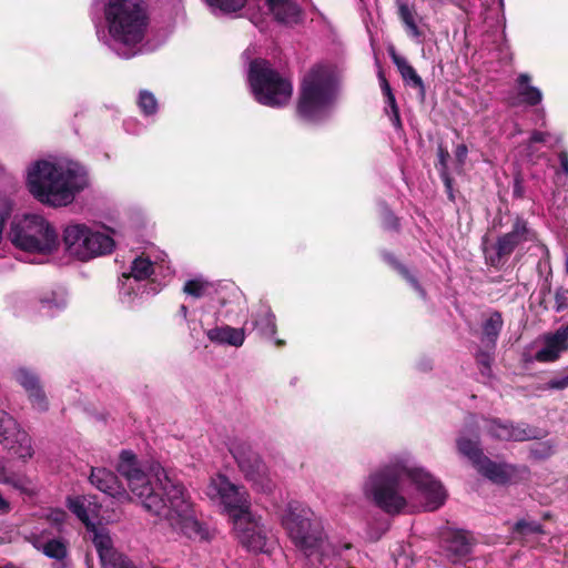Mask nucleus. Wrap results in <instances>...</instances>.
Returning a JSON list of instances; mask_svg holds the SVG:
<instances>
[{"mask_svg":"<svg viewBox=\"0 0 568 568\" xmlns=\"http://www.w3.org/2000/svg\"><path fill=\"white\" fill-rule=\"evenodd\" d=\"M558 160L560 163V168L565 174H568V152L567 151H560L558 153Z\"/></svg>","mask_w":568,"mask_h":568,"instance_id":"obj_54","label":"nucleus"},{"mask_svg":"<svg viewBox=\"0 0 568 568\" xmlns=\"http://www.w3.org/2000/svg\"><path fill=\"white\" fill-rule=\"evenodd\" d=\"M551 518V514L550 513H544L542 515V519L544 520H549Z\"/></svg>","mask_w":568,"mask_h":568,"instance_id":"obj_58","label":"nucleus"},{"mask_svg":"<svg viewBox=\"0 0 568 568\" xmlns=\"http://www.w3.org/2000/svg\"><path fill=\"white\" fill-rule=\"evenodd\" d=\"M567 351L568 334L559 327L555 333L544 335V347L536 352L535 359L539 363H552Z\"/></svg>","mask_w":568,"mask_h":568,"instance_id":"obj_15","label":"nucleus"},{"mask_svg":"<svg viewBox=\"0 0 568 568\" xmlns=\"http://www.w3.org/2000/svg\"><path fill=\"white\" fill-rule=\"evenodd\" d=\"M254 327H256L262 335L272 337L277 332L276 317L270 308L261 310L254 317Z\"/></svg>","mask_w":568,"mask_h":568,"instance_id":"obj_30","label":"nucleus"},{"mask_svg":"<svg viewBox=\"0 0 568 568\" xmlns=\"http://www.w3.org/2000/svg\"><path fill=\"white\" fill-rule=\"evenodd\" d=\"M384 98H385V103L389 108V111H397V110H399L398 104L396 102L395 94L386 95Z\"/></svg>","mask_w":568,"mask_h":568,"instance_id":"obj_56","label":"nucleus"},{"mask_svg":"<svg viewBox=\"0 0 568 568\" xmlns=\"http://www.w3.org/2000/svg\"><path fill=\"white\" fill-rule=\"evenodd\" d=\"M439 544L447 560L459 564L471 555L475 539L469 531L448 528L440 532Z\"/></svg>","mask_w":568,"mask_h":568,"instance_id":"obj_13","label":"nucleus"},{"mask_svg":"<svg viewBox=\"0 0 568 568\" xmlns=\"http://www.w3.org/2000/svg\"><path fill=\"white\" fill-rule=\"evenodd\" d=\"M265 3L278 23L292 26L302 21L303 11L294 0H265Z\"/></svg>","mask_w":568,"mask_h":568,"instance_id":"obj_20","label":"nucleus"},{"mask_svg":"<svg viewBox=\"0 0 568 568\" xmlns=\"http://www.w3.org/2000/svg\"><path fill=\"white\" fill-rule=\"evenodd\" d=\"M511 534L516 540H519L523 545H528L531 536L545 535L546 531L544 526L537 521L519 519L513 526Z\"/></svg>","mask_w":568,"mask_h":568,"instance_id":"obj_26","label":"nucleus"},{"mask_svg":"<svg viewBox=\"0 0 568 568\" xmlns=\"http://www.w3.org/2000/svg\"><path fill=\"white\" fill-rule=\"evenodd\" d=\"M248 82L255 100L270 108L286 105L293 94L291 80L281 75L265 59L251 61Z\"/></svg>","mask_w":568,"mask_h":568,"instance_id":"obj_6","label":"nucleus"},{"mask_svg":"<svg viewBox=\"0 0 568 568\" xmlns=\"http://www.w3.org/2000/svg\"><path fill=\"white\" fill-rule=\"evenodd\" d=\"M450 159V154L448 150L439 144L437 148V162L435 163V168L437 169L439 175L448 174V161Z\"/></svg>","mask_w":568,"mask_h":568,"instance_id":"obj_41","label":"nucleus"},{"mask_svg":"<svg viewBox=\"0 0 568 568\" xmlns=\"http://www.w3.org/2000/svg\"><path fill=\"white\" fill-rule=\"evenodd\" d=\"M337 99V82L333 70L322 63L312 65L303 75L297 92L295 115L307 124L324 122Z\"/></svg>","mask_w":568,"mask_h":568,"instance_id":"obj_4","label":"nucleus"},{"mask_svg":"<svg viewBox=\"0 0 568 568\" xmlns=\"http://www.w3.org/2000/svg\"><path fill=\"white\" fill-rule=\"evenodd\" d=\"M383 226L386 230L399 231V219L390 211H386L383 216Z\"/></svg>","mask_w":568,"mask_h":568,"instance_id":"obj_45","label":"nucleus"},{"mask_svg":"<svg viewBox=\"0 0 568 568\" xmlns=\"http://www.w3.org/2000/svg\"><path fill=\"white\" fill-rule=\"evenodd\" d=\"M205 494L211 499L219 498L221 500L233 523L251 511V503L245 488L234 485L224 475L212 478L206 486Z\"/></svg>","mask_w":568,"mask_h":568,"instance_id":"obj_12","label":"nucleus"},{"mask_svg":"<svg viewBox=\"0 0 568 568\" xmlns=\"http://www.w3.org/2000/svg\"><path fill=\"white\" fill-rule=\"evenodd\" d=\"M62 242L65 252L82 262L111 254L115 246L110 235L93 231L84 224L68 225L63 231Z\"/></svg>","mask_w":568,"mask_h":568,"instance_id":"obj_10","label":"nucleus"},{"mask_svg":"<svg viewBox=\"0 0 568 568\" xmlns=\"http://www.w3.org/2000/svg\"><path fill=\"white\" fill-rule=\"evenodd\" d=\"M104 16L113 40L135 45L144 39L149 23L144 0H108Z\"/></svg>","mask_w":568,"mask_h":568,"instance_id":"obj_5","label":"nucleus"},{"mask_svg":"<svg viewBox=\"0 0 568 568\" xmlns=\"http://www.w3.org/2000/svg\"><path fill=\"white\" fill-rule=\"evenodd\" d=\"M568 388V375L561 377H554L549 379L542 387V389H556L562 390Z\"/></svg>","mask_w":568,"mask_h":568,"instance_id":"obj_44","label":"nucleus"},{"mask_svg":"<svg viewBox=\"0 0 568 568\" xmlns=\"http://www.w3.org/2000/svg\"><path fill=\"white\" fill-rule=\"evenodd\" d=\"M209 287V282L194 278L185 282L183 292L194 298H201L206 294Z\"/></svg>","mask_w":568,"mask_h":568,"instance_id":"obj_38","label":"nucleus"},{"mask_svg":"<svg viewBox=\"0 0 568 568\" xmlns=\"http://www.w3.org/2000/svg\"><path fill=\"white\" fill-rule=\"evenodd\" d=\"M0 484L10 485L16 489H22L23 487L21 478L7 467L3 458H0Z\"/></svg>","mask_w":568,"mask_h":568,"instance_id":"obj_37","label":"nucleus"},{"mask_svg":"<svg viewBox=\"0 0 568 568\" xmlns=\"http://www.w3.org/2000/svg\"><path fill=\"white\" fill-rule=\"evenodd\" d=\"M12 510L10 501L0 491V516H6Z\"/></svg>","mask_w":568,"mask_h":568,"instance_id":"obj_53","label":"nucleus"},{"mask_svg":"<svg viewBox=\"0 0 568 568\" xmlns=\"http://www.w3.org/2000/svg\"><path fill=\"white\" fill-rule=\"evenodd\" d=\"M116 470L126 479L131 493L146 511L164 518L173 530L187 538L209 539V530L197 519L194 505L181 481L164 473L163 478L158 476L154 486L140 469L131 450L121 452Z\"/></svg>","mask_w":568,"mask_h":568,"instance_id":"obj_1","label":"nucleus"},{"mask_svg":"<svg viewBox=\"0 0 568 568\" xmlns=\"http://www.w3.org/2000/svg\"><path fill=\"white\" fill-rule=\"evenodd\" d=\"M458 453L468 458L475 467L486 456L481 448L480 436L477 430L466 433L463 430L456 438Z\"/></svg>","mask_w":568,"mask_h":568,"instance_id":"obj_22","label":"nucleus"},{"mask_svg":"<svg viewBox=\"0 0 568 568\" xmlns=\"http://www.w3.org/2000/svg\"><path fill=\"white\" fill-rule=\"evenodd\" d=\"M555 305L554 310L557 313L565 311L568 307V290L561 287L556 288L555 291Z\"/></svg>","mask_w":568,"mask_h":568,"instance_id":"obj_43","label":"nucleus"},{"mask_svg":"<svg viewBox=\"0 0 568 568\" xmlns=\"http://www.w3.org/2000/svg\"><path fill=\"white\" fill-rule=\"evenodd\" d=\"M397 17L400 20L406 34L417 42H422L425 38V32L418 26L422 18L418 16L414 6H409L406 1L396 0Z\"/></svg>","mask_w":568,"mask_h":568,"instance_id":"obj_21","label":"nucleus"},{"mask_svg":"<svg viewBox=\"0 0 568 568\" xmlns=\"http://www.w3.org/2000/svg\"><path fill=\"white\" fill-rule=\"evenodd\" d=\"M153 273V263L149 257L139 256L132 262L130 276L134 277L136 281L146 280Z\"/></svg>","mask_w":568,"mask_h":568,"instance_id":"obj_34","label":"nucleus"},{"mask_svg":"<svg viewBox=\"0 0 568 568\" xmlns=\"http://www.w3.org/2000/svg\"><path fill=\"white\" fill-rule=\"evenodd\" d=\"M387 52L396 65L404 83L417 90V94L422 101L426 98V88L422 77L417 73L415 68L406 60V58L399 55L393 44L388 45Z\"/></svg>","mask_w":568,"mask_h":568,"instance_id":"obj_17","label":"nucleus"},{"mask_svg":"<svg viewBox=\"0 0 568 568\" xmlns=\"http://www.w3.org/2000/svg\"><path fill=\"white\" fill-rule=\"evenodd\" d=\"M475 468L484 477L496 484H506L510 479V474L506 470V464H499L485 456Z\"/></svg>","mask_w":568,"mask_h":568,"instance_id":"obj_24","label":"nucleus"},{"mask_svg":"<svg viewBox=\"0 0 568 568\" xmlns=\"http://www.w3.org/2000/svg\"><path fill=\"white\" fill-rule=\"evenodd\" d=\"M43 554L52 559L63 560L67 555V546L60 539H50L42 547Z\"/></svg>","mask_w":568,"mask_h":568,"instance_id":"obj_35","label":"nucleus"},{"mask_svg":"<svg viewBox=\"0 0 568 568\" xmlns=\"http://www.w3.org/2000/svg\"><path fill=\"white\" fill-rule=\"evenodd\" d=\"M510 442H525L539 438V432L536 427L527 423H514L509 420Z\"/></svg>","mask_w":568,"mask_h":568,"instance_id":"obj_33","label":"nucleus"},{"mask_svg":"<svg viewBox=\"0 0 568 568\" xmlns=\"http://www.w3.org/2000/svg\"><path fill=\"white\" fill-rule=\"evenodd\" d=\"M112 568H138L132 560H130L126 556L121 555L119 560H115L112 565Z\"/></svg>","mask_w":568,"mask_h":568,"instance_id":"obj_52","label":"nucleus"},{"mask_svg":"<svg viewBox=\"0 0 568 568\" xmlns=\"http://www.w3.org/2000/svg\"><path fill=\"white\" fill-rule=\"evenodd\" d=\"M504 325L503 316L500 312H494L483 324V337L481 341L487 343L490 348L496 347L498 336Z\"/></svg>","mask_w":568,"mask_h":568,"instance_id":"obj_27","label":"nucleus"},{"mask_svg":"<svg viewBox=\"0 0 568 568\" xmlns=\"http://www.w3.org/2000/svg\"><path fill=\"white\" fill-rule=\"evenodd\" d=\"M531 77L528 73H520L516 79V97L509 98L510 106L526 105L536 106L542 101V92L530 84Z\"/></svg>","mask_w":568,"mask_h":568,"instance_id":"obj_19","label":"nucleus"},{"mask_svg":"<svg viewBox=\"0 0 568 568\" xmlns=\"http://www.w3.org/2000/svg\"><path fill=\"white\" fill-rule=\"evenodd\" d=\"M29 192L39 202L53 206L71 204L88 185L85 169L78 163L65 168L45 160L37 161L28 171Z\"/></svg>","mask_w":568,"mask_h":568,"instance_id":"obj_3","label":"nucleus"},{"mask_svg":"<svg viewBox=\"0 0 568 568\" xmlns=\"http://www.w3.org/2000/svg\"><path fill=\"white\" fill-rule=\"evenodd\" d=\"M138 105L141 112L149 116L158 111V100L154 94L148 90H141L138 98Z\"/></svg>","mask_w":568,"mask_h":568,"instance_id":"obj_36","label":"nucleus"},{"mask_svg":"<svg viewBox=\"0 0 568 568\" xmlns=\"http://www.w3.org/2000/svg\"><path fill=\"white\" fill-rule=\"evenodd\" d=\"M443 183H444V186H445V192L447 194V197L450 202H455L456 200V196H455V190H454V179L450 176V174H445V175H439Z\"/></svg>","mask_w":568,"mask_h":568,"instance_id":"obj_46","label":"nucleus"},{"mask_svg":"<svg viewBox=\"0 0 568 568\" xmlns=\"http://www.w3.org/2000/svg\"><path fill=\"white\" fill-rule=\"evenodd\" d=\"M90 483L100 491L111 497L126 496V490L118 476L104 467H92Z\"/></svg>","mask_w":568,"mask_h":568,"instance_id":"obj_18","label":"nucleus"},{"mask_svg":"<svg viewBox=\"0 0 568 568\" xmlns=\"http://www.w3.org/2000/svg\"><path fill=\"white\" fill-rule=\"evenodd\" d=\"M456 161L458 164L464 165L468 154V148L466 144H458L454 151Z\"/></svg>","mask_w":568,"mask_h":568,"instance_id":"obj_50","label":"nucleus"},{"mask_svg":"<svg viewBox=\"0 0 568 568\" xmlns=\"http://www.w3.org/2000/svg\"><path fill=\"white\" fill-rule=\"evenodd\" d=\"M407 476L426 499L428 510L442 507L446 499V491L440 481L423 468H409L403 463L385 466L369 477L366 493L375 505L389 515L399 514L407 501L399 494V483Z\"/></svg>","mask_w":568,"mask_h":568,"instance_id":"obj_2","label":"nucleus"},{"mask_svg":"<svg viewBox=\"0 0 568 568\" xmlns=\"http://www.w3.org/2000/svg\"><path fill=\"white\" fill-rule=\"evenodd\" d=\"M207 338L217 344H229L231 346L240 347L243 345L245 334L243 328H235L229 325L222 327H214L206 333Z\"/></svg>","mask_w":568,"mask_h":568,"instance_id":"obj_23","label":"nucleus"},{"mask_svg":"<svg viewBox=\"0 0 568 568\" xmlns=\"http://www.w3.org/2000/svg\"><path fill=\"white\" fill-rule=\"evenodd\" d=\"M71 511L87 526L90 525L89 514L84 504L79 499L70 501Z\"/></svg>","mask_w":568,"mask_h":568,"instance_id":"obj_42","label":"nucleus"},{"mask_svg":"<svg viewBox=\"0 0 568 568\" xmlns=\"http://www.w3.org/2000/svg\"><path fill=\"white\" fill-rule=\"evenodd\" d=\"M531 454L537 458H547L552 454L551 446L542 443L539 448L531 449Z\"/></svg>","mask_w":568,"mask_h":568,"instance_id":"obj_49","label":"nucleus"},{"mask_svg":"<svg viewBox=\"0 0 568 568\" xmlns=\"http://www.w3.org/2000/svg\"><path fill=\"white\" fill-rule=\"evenodd\" d=\"M546 291H547V292H550V286H548V287H547V288H545V290H541V293H542V294H545V293H546Z\"/></svg>","mask_w":568,"mask_h":568,"instance_id":"obj_61","label":"nucleus"},{"mask_svg":"<svg viewBox=\"0 0 568 568\" xmlns=\"http://www.w3.org/2000/svg\"><path fill=\"white\" fill-rule=\"evenodd\" d=\"M17 422L7 412L0 410V444L4 448L13 447V436L17 434Z\"/></svg>","mask_w":568,"mask_h":568,"instance_id":"obj_31","label":"nucleus"},{"mask_svg":"<svg viewBox=\"0 0 568 568\" xmlns=\"http://www.w3.org/2000/svg\"><path fill=\"white\" fill-rule=\"evenodd\" d=\"M9 236L14 246L30 253L51 254L59 246L54 227L37 214L24 215L12 222Z\"/></svg>","mask_w":568,"mask_h":568,"instance_id":"obj_8","label":"nucleus"},{"mask_svg":"<svg viewBox=\"0 0 568 568\" xmlns=\"http://www.w3.org/2000/svg\"><path fill=\"white\" fill-rule=\"evenodd\" d=\"M230 453L244 478L256 490L265 494H271L274 490L275 481L267 465L248 442L243 439L233 440Z\"/></svg>","mask_w":568,"mask_h":568,"instance_id":"obj_11","label":"nucleus"},{"mask_svg":"<svg viewBox=\"0 0 568 568\" xmlns=\"http://www.w3.org/2000/svg\"><path fill=\"white\" fill-rule=\"evenodd\" d=\"M179 313H180V314H181V316L185 320V318L187 317V313H189L187 306H185L184 304H182V305L180 306Z\"/></svg>","mask_w":568,"mask_h":568,"instance_id":"obj_57","label":"nucleus"},{"mask_svg":"<svg viewBox=\"0 0 568 568\" xmlns=\"http://www.w3.org/2000/svg\"><path fill=\"white\" fill-rule=\"evenodd\" d=\"M385 112L389 116V120H390L393 126L396 130H403V122H402V119H400L399 110H397V111H388V109L385 108Z\"/></svg>","mask_w":568,"mask_h":568,"instance_id":"obj_51","label":"nucleus"},{"mask_svg":"<svg viewBox=\"0 0 568 568\" xmlns=\"http://www.w3.org/2000/svg\"><path fill=\"white\" fill-rule=\"evenodd\" d=\"M566 271L568 273V260H567V263H566Z\"/></svg>","mask_w":568,"mask_h":568,"instance_id":"obj_62","label":"nucleus"},{"mask_svg":"<svg viewBox=\"0 0 568 568\" xmlns=\"http://www.w3.org/2000/svg\"><path fill=\"white\" fill-rule=\"evenodd\" d=\"M8 449L12 450L13 454L23 462L33 456L31 439L23 430H17V434L13 436V447Z\"/></svg>","mask_w":568,"mask_h":568,"instance_id":"obj_32","label":"nucleus"},{"mask_svg":"<svg viewBox=\"0 0 568 568\" xmlns=\"http://www.w3.org/2000/svg\"><path fill=\"white\" fill-rule=\"evenodd\" d=\"M282 526L297 549L306 557L316 555L323 544V527L312 509L291 501L282 516Z\"/></svg>","mask_w":568,"mask_h":568,"instance_id":"obj_7","label":"nucleus"},{"mask_svg":"<svg viewBox=\"0 0 568 568\" xmlns=\"http://www.w3.org/2000/svg\"><path fill=\"white\" fill-rule=\"evenodd\" d=\"M547 133L541 131H534L529 138L530 143H542L546 141Z\"/></svg>","mask_w":568,"mask_h":568,"instance_id":"obj_55","label":"nucleus"},{"mask_svg":"<svg viewBox=\"0 0 568 568\" xmlns=\"http://www.w3.org/2000/svg\"><path fill=\"white\" fill-rule=\"evenodd\" d=\"M486 433L497 440L510 442L509 420H503L498 417H485Z\"/></svg>","mask_w":568,"mask_h":568,"instance_id":"obj_29","label":"nucleus"},{"mask_svg":"<svg viewBox=\"0 0 568 568\" xmlns=\"http://www.w3.org/2000/svg\"><path fill=\"white\" fill-rule=\"evenodd\" d=\"M493 355L487 351H478L476 354V363L483 376L489 377L491 374Z\"/></svg>","mask_w":568,"mask_h":568,"instance_id":"obj_40","label":"nucleus"},{"mask_svg":"<svg viewBox=\"0 0 568 568\" xmlns=\"http://www.w3.org/2000/svg\"><path fill=\"white\" fill-rule=\"evenodd\" d=\"M539 305L544 308V310H548L547 305L545 304L544 301H540Z\"/></svg>","mask_w":568,"mask_h":568,"instance_id":"obj_60","label":"nucleus"},{"mask_svg":"<svg viewBox=\"0 0 568 568\" xmlns=\"http://www.w3.org/2000/svg\"><path fill=\"white\" fill-rule=\"evenodd\" d=\"M205 2L224 12H236L246 4L247 0H205Z\"/></svg>","mask_w":568,"mask_h":568,"instance_id":"obj_39","label":"nucleus"},{"mask_svg":"<svg viewBox=\"0 0 568 568\" xmlns=\"http://www.w3.org/2000/svg\"><path fill=\"white\" fill-rule=\"evenodd\" d=\"M383 260L393 267L416 292H418L423 297H425L426 293L422 285L419 284L416 276H414L409 270L400 263L396 256L390 252H385L383 254Z\"/></svg>","mask_w":568,"mask_h":568,"instance_id":"obj_28","label":"nucleus"},{"mask_svg":"<svg viewBox=\"0 0 568 568\" xmlns=\"http://www.w3.org/2000/svg\"><path fill=\"white\" fill-rule=\"evenodd\" d=\"M513 196L515 199H524L525 197V186H524L523 178L520 175H517L514 179Z\"/></svg>","mask_w":568,"mask_h":568,"instance_id":"obj_48","label":"nucleus"},{"mask_svg":"<svg viewBox=\"0 0 568 568\" xmlns=\"http://www.w3.org/2000/svg\"><path fill=\"white\" fill-rule=\"evenodd\" d=\"M14 378L28 393V397L34 407L42 412L48 409L49 402L45 393L39 377L33 372L27 368H19L14 373Z\"/></svg>","mask_w":568,"mask_h":568,"instance_id":"obj_16","label":"nucleus"},{"mask_svg":"<svg viewBox=\"0 0 568 568\" xmlns=\"http://www.w3.org/2000/svg\"><path fill=\"white\" fill-rule=\"evenodd\" d=\"M234 531L239 542L248 550L264 551L266 546V534L264 528L253 518L250 511L233 523Z\"/></svg>","mask_w":568,"mask_h":568,"instance_id":"obj_14","label":"nucleus"},{"mask_svg":"<svg viewBox=\"0 0 568 568\" xmlns=\"http://www.w3.org/2000/svg\"><path fill=\"white\" fill-rule=\"evenodd\" d=\"M377 77H378V81H379V85H381V90H382L383 95L386 97V95L394 94L393 90H392V87H390L388 80L386 79L383 69L378 70Z\"/></svg>","mask_w":568,"mask_h":568,"instance_id":"obj_47","label":"nucleus"},{"mask_svg":"<svg viewBox=\"0 0 568 568\" xmlns=\"http://www.w3.org/2000/svg\"><path fill=\"white\" fill-rule=\"evenodd\" d=\"M93 545L104 566H111L122 555L114 549L111 537L102 530L94 531Z\"/></svg>","mask_w":568,"mask_h":568,"instance_id":"obj_25","label":"nucleus"},{"mask_svg":"<svg viewBox=\"0 0 568 568\" xmlns=\"http://www.w3.org/2000/svg\"><path fill=\"white\" fill-rule=\"evenodd\" d=\"M275 344L277 346H283V345H285V342L283 339H276Z\"/></svg>","mask_w":568,"mask_h":568,"instance_id":"obj_59","label":"nucleus"},{"mask_svg":"<svg viewBox=\"0 0 568 568\" xmlns=\"http://www.w3.org/2000/svg\"><path fill=\"white\" fill-rule=\"evenodd\" d=\"M538 241L537 232L530 227L529 222L521 215H516L510 231L497 236L493 243L485 235L481 241L486 265L499 271L508 262L517 247L527 242Z\"/></svg>","mask_w":568,"mask_h":568,"instance_id":"obj_9","label":"nucleus"}]
</instances>
